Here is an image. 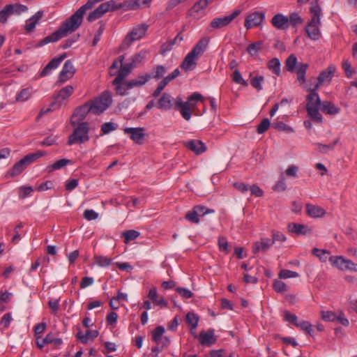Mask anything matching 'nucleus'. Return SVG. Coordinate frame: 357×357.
Masks as SVG:
<instances>
[{"label":"nucleus","mask_w":357,"mask_h":357,"mask_svg":"<svg viewBox=\"0 0 357 357\" xmlns=\"http://www.w3.org/2000/svg\"><path fill=\"white\" fill-rule=\"evenodd\" d=\"M138 0L128 1L122 3L116 4L114 0H110L102 3L98 8L91 12L87 16V20L92 22L97 19L100 18L104 14L107 12L114 11L119 8H123L126 10H137L140 8Z\"/></svg>","instance_id":"obj_1"},{"label":"nucleus","mask_w":357,"mask_h":357,"mask_svg":"<svg viewBox=\"0 0 357 357\" xmlns=\"http://www.w3.org/2000/svg\"><path fill=\"white\" fill-rule=\"evenodd\" d=\"M310 11L311 20L305 26V32L311 40H317L321 36L319 26L321 25V8L319 4L318 0H314L310 3Z\"/></svg>","instance_id":"obj_2"},{"label":"nucleus","mask_w":357,"mask_h":357,"mask_svg":"<svg viewBox=\"0 0 357 357\" xmlns=\"http://www.w3.org/2000/svg\"><path fill=\"white\" fill-rule=\"evenodd\" d=\"M309 65L306 63L298 62L297 57L294 54H290L284 62V68L289 73L296 74V81L300 85L303 86L306 82V72Z\"/></svg>","instance_id":"obj_3"},{"label":"nucleus","mask_w":357,"mask_h":357,"mask_svg":"<svg viewBox=\"0 0 357 357\" xmlns=\"http://www.w3.org/2000/svg\"><path fill=\"white\" fill-rule=\"evenodd\" d=\"M89 127L87 122H81L74 129L73 133L69 135L68 144L71 146L75 144H83L89 141Z\"/></svg>","instance_id":"obj_4"},{"label":"nucleus","mask_w":357,"mask_h":357,"mask_svg":"<svg viewBox=\"0 0 357 357\" xmlns=\"http://www.w3.org/2000/svg\"><path fill=\"white\" fill-rule=\"evenodd\" d=\"M89 102L93 109V114H100L111 105L112 96L109 91H105L94 100H89Z\"/></svg>","instance_id":"obj_5"},{"label":"nucleus","mask_w":357,"mask_h":357,"mask_svg":"<svg viewBox=\"0 0 357 357\" xmlns=\"http://www.w3.org/2000/svg\"><path fill=\"white\" fill-rule=\"evenodd\" d=\"M149 28L148 24H141L133 27L132 30L126 35L124 38L122 45L128 47L135 40H140L143 38Z\"/></svg>","instance_id":"obj_6"},{"label":"nucleus","mask_w":357,"mask_h":357,"mask_svg":"<svg viewBox=\"0 0 357 357\" xmlns=\"http://www.w3.org/2000/svg\"><path fill=\"white\" fill-rule=\"evenodd\" d=\"M241 13L240 9L235 10L229 15L215 17L210 23V27L213 29H221L229 25Z\"/></svg>","instance_id":"obj_7"},{"label":"nucleus","mask_w":357,"mask_h":357,"mask_svg":"<svg viewBox=\"0 0 357 357\" xmlns=\"http://www.w3.org/2000/svg\"><path fill=\"white\" fill-rule=\"evenodd\" d=\"M335 70V66L330 65L326 69L321 71L316 79L317 82L314 85V90H317L324 82H330L334 76Z\"/></svg>","instance_id":"obj_8"},{"label":"nucleus","mask_w":357,"mask_h":357,"mask_svg":"<svg viewBox=\"0 0 357 357\" xmlns=\"http://www.w3.org/2000/svg\"><path fill=\"white\" fill-rule=\"evenodd\" d=\"M264 18L265 13L264 12H254L245 18L244 26L247 30L250 29L253 26L260 25Z\"/></svg>","instance_id":"obj_9"},{"label":"nucleus","mask_w":357,"mask_h":357,"mask_svg":"<svg viewBox=\"0 0 357 357\" xmlns=\"http://www.w3.org/2000/svg\"><path fill=\"white\" fill-rule=\"evenodd\" d=\"M144 128H125L123 132L125 134L129 135L132 140L136 144H142L145 137Z\"/></svg>","instance_id":"obj_10"},{"label":"nucleus","mask_w":357,"mask_h":357,"mask_svg":"<svg viewBox=\"0 0 357 357\" xmlns=\"http://www.w3.org/2000/svg\"><path fill=\"white\" fill-rule=\"evenodd\" d=\"M75 73V69L70 60H67L59 73V80L60 82L63 83L68 79H70Z\"/></svg>","instance_id":"obj_11"},{"label":"nucleus","mask_w":357,"mask_h":357,"mask_svg":"<svg viewBox=\"0 0 357 357\" xmlns=\"http://www.w3.org/2000/svg\"><path fill=\"white\" fill-rule=\"evenodd\" d=\"M185 147L192 151L197 155L203 153L206 151V146L204 142L199 139H192L183 142Z\"/></svg>","instance_id":"obj_12"},{"label":"nucleus","mask_w":357,"mask_h":357,"mask_svg":"<svg viewBox=\"0 0 357 357\" xmlns=\"http://www.w3.org/2000/svg\"><path fill=\"white\" fill-rule=\"evenodd\" d=\"M307 90L310 91V93L306 96V109L319 107L322 102L319 94L316 92L317 90H314V87L308 88Z\"/></svg>","instance_id":"obj_13"},{"label":"nucleus","mask_w":357,"mask_h":357,"mask_svg":"<svg viewBox=\"0 0 357 357\" xmlns=\"http://www.w3.org/2000/svg\"><path fill=\"white\" fill-rule=\"evenodd\" d=\"M74 91V89L71 85H68L62 88L58 93L54 96L55 102L52 104L58 105L60 107L62 104V101L70 97Z\"/></svg>","instance_id":"obj_14"},{"label":"nucleus","mask_w":357,"mask_h":357,"mask_svg":"<svg viewBox=\"0 0 357 357\" xmlns=\"http://www.w3.org/2000/svg\"><path fill=\"white\" fill-rule=\"evenodd\" d=\"M66 55L64 53L59 56L52 59L43 69L40 76L45 77L49 75L52 70L56 69L60 65L62 61L66 58Z\"/></svg>","instance_id":"obj_15"},{"label":"nucleus","mask_w":357,"mask_h":357,"mask_svg":"<svg viewBox=\"0 0 357 357\" xmlns=\"http://www.w3.org/2000/svg\"><path fill=\"white\" fill-rule=\"evenodd\" d=\"M287 228L290 232L295 233L297 235H307L312 232V229L308 226L299 223H289Z\"/></svg>","instance_id":"obj_16"},{"label":"nucleus","mask_w":357,"mask_h":357,"mask_svg":"<svg viewBox=\"0 0 357 357\" xmlns=\"http://www.w3.org/2000/svg\"><path fill=\"white\" fill-rule=\"evenodd\" d=\"M216 341L214 335V330L208 329L207 331H202L199 333V343L202 345L211 347Z\"/></svg>","instance_id":"obj_17"},{"label":"nucleus","mask_w":357,"mask_h":357,"mask_svg":"<svg viewBox=\"0 0 357 357\" xmlns=\"http://www.w3.org/2000/svg\"><path fill=\"white\" fill-rule=\"evenodd\" d=\"M274 243V240L268 238H261L259 241L254 243L252 246V252L256 254L260 251L266 252L271 246Z\"/></svg>","instance_id":"obj_18"},{"label":"nucleus","mask_w":357,"mask_h":357,"mask_svg":"<svg viewBox=\"0 0 357 357\" xmlns=\"http://www.w3.org/2000/svg\"><path fill=\"white\" fill-rule=\"evenodd\" d=\"M271 23L274 27L280 30H286L289 27L288 17L280 13L276 14L273 17Z\"/></svg>","instance_id":"obj_19"},{"label":"nucleus","mask_w":357,"mask_h":357,"mask_svg":"<svg viewBox=\"0 0 357 357\" xmlns=\"http://www.w3.org/2000/svg\"><path fill=\"white\" fill-rule=\"evenodd\" d=\"M133 68L134 67L129 62L121 66V69L119 70L116 78L112 81V84H117L122 82L123 79L131 73Z\"/></svg>","instance_id":"obj_20"},{"label":"nucleus","mask_w":357,"mask_h":357,"mask_svg":"<svg viewBox=\"0 0 357 357\" xmlns=\"http://www.w3.org/2000/svg\"><path fill=\"white\" fill-rule=\"evenodd\" d=\"M90 112L93 113V109L89 101H88L84 105L76 108L73 116H77L79 121H83Z\"/></svg>","instance_id":"obj_21"},{"label":"nucleus","mask_w":357,"mask_h":357,"mask_svg":"<svg viewBox=\"0 0 357 357\" xmlns=\"http://www.w3.org/2000/svg\"><path fill=\"white\" fill-rule=\"evenodd\" d=\"M174 98L169 93H165L158 101L157 107L163 110H169L173 107Z\"/></svg>","instance_id":"obj_22"},{"label":"nucleus","mask_w":357,"mask_h":357,"mask_svg":"<svg viewBox=\"0 0 357 357\" xmlns=\"http://www.w3.org/2000/svg\"><path fill=\"white\" fill-rule=\"evenodd\" d=\"M307 214L313 218H318L324 217L326 215V211L321 206L307 204L306 206Z\"/></svg>","instance_id":"obj_23"},{"label":"nucleus","mask_w":357,"mask_h":357,"mask_svg":"<svg viewBox=\"0 0 357 357\" xmlns=\"http://www.w3.org/2000/svg\"><path fill=\"white\" fill-rule=\"evenodd\" d=\"M208 43V39L203 38L196 43V45L190 52L198 59L205 52Z\"/></svg>","instance_id":"obj_24"},{"label":"nucleus","mask_w":357,"mask_h":357,"mask_svg":"<svg viewBox=\"0 0 357 357\" xmlns=\"http://www.w3.org/2000/svg\"><path fill=\"white\" fill-rule=\"evenodd\" d=\"M44 15L43 11L39 10L30 17L25 25V30L26 32L30 33L33 31L38 21L43 17Z\"/></svg>","instance_id":"obj_25"},{"label":"nucleus","mask_w":357,"mask_h":357,"mask_svg":"<svg viewBox=\"0 0 357 357\" xmlns=\"http://www.w3.org/2000/svg\"><path fill=\"white\" fill-rule=\"evenodd\" d=\"M151 78V75L149 74L139 75L135 79H132L128 81V87L132 89L134 87L142 86L144 85Z\"/></svg>","instance_id":"obj_26"},{"label":"nucleus","mask_w":357,"mask_h":357,"mask_svg":"<svg viewBox=\"0 0 357 357\" xmlns=\"http://www.w3.org/2000/svg\"><path fill=\"white\" fill-rule=\"evenodd\" d=\"M320 109L324 113L331 115L337 114L340 112V109L330 101L322 102L320 106Z\"/></svg>","instance_id":"obj_27"},{"label":"nucleus","mask_w":357,"mask_h":357,"mask_svg":"<svg viewBox=\"0 0 357 357\" xmlns=\"http://www.w3.org/2000/svg\"><path fill=\"white\" fill-rule=\"evenodd\" d=\"M197 59H198L196 56H195L189 52L182 61L181 64V68L185 70L192 69L196 66V61Z\"/></svg>","instance_id":"obj_28"},{"label":"nucleus","mask_w":357,"mask_h":357,"mask_svg":"<svg viewBox=\"0 0 357 357\" xmlns=\"http://www.w3.org/2000/svg\"><path fill=\"white\" fill-rule=\"evenodd\" d=\"M149 54L148 50H142L140 52L133 54L130 58L129 62L132 66L135 68L137 67L146 56Z\"/></svg>","instance_id":"obj_29"},{"label":"nucleus","mask_w":357,"mask_h":357,"mask_svg":"<svg viewBox=\"0 0 357 357\" xmlns=\"http://www.w3.org/2000/svg\"><path fill=\"white\" fill-rule=\"evenodd\" d=\"M70 160L63 158L54 162L52 165H48L46 168L47 171L50 173L55 170L60 169L68 165H72Z\"/></svg>","instance_id":"obj_30"},{"label":"nucleus","mask_w":357,"mask_h":357,"mask_svg":"<svg viewBox=\"0 0 357 357\" xmlns=\"http://www.w3.org/2000/svg\"><path fill=\"white\" fill-rule=\"evenodd\" d=\"M267 68L277 76L280 75L281 63L279 59L275 57L269 60L267 63Z\"/></svg>","instance_id":"obj_31"},{"label":"nucleus","mask_w":357,"mask_h":357,"mask_svg":"<svg viewBox=\"0 0 357 357\" xmlns=\"http://www.w3.org/2000/svg\"><path fill=\"white\" fill-rule=\"evenodd\" d=\"M329 260L333 266L341 271H345L347 259L342 256H332L330 257Z\"/></svg>","instance_id":"obj_32"},{"label":"nucleus","mask_w":357,"mask_h":357,"mask_svg":"<svg viewBox=\"0 0 357 357\" xmlns=\"http://www.w3.org/2000/svg\"><path fill=\"white\" fill-rule=\"evenodd\" d=\"M194 105L192 102L186 101L185 102V104L183 105H182L181 107L178 109L180 110V113L185 120L189 121L191 119V107H192Z\"/></svg>","instance_id":"obj_33"},{"label":"nucleus","mask_w":357,"mask_h":357,"mask_svg":"<svg viewBox=\"0 0 357 357\" xmlns=\"http://www.w3.org/2000/svg\"><path fill=\"white\" fill-rule=\"evenodd\" d=\"M26 167L27 165L23 159H21L13 166L12 169L9 171V174L13 177L17 176L20 174L26 168Z\"/></svg>","instance_id":"obj_34"},{"label":"nucleus","mask_w":357,"mask_h":357,"mask_svg":"<svg viewBox=\"0 0 357 357\" xmlns=\"http://www.w3.org/2000/svg\"><path fill=\"white\" fill-rule=\"evenodd\" d=\"M46 155V152L44 151H37L36 152L29 153L25 155L22 159L24 162L28 166L29 164L32 163L37 159L44 156Z\"/></svg>","instance_id":"obj_35"},{"label":"nucleus","mask_w":357,"mask_h":357,"mask_svg":"<svg viewBox=\"0 0 357 357\" xmlns=\"http://www.w3.org/2000/svg\"><path fill=\"white\" fill-rule=\"evenodd\" d=\"M319 107L307 108L306 110L309 117L312 121L321 123H322L323 118L319 112Z\"/></svg>","instance_id":"obj_36"},{"label":"nucleus","mask_w":357,"mask_h":357,"mask_svg":"<svg viewBox=\"0 0 357 357\" xmlns=\"http://www.w3.org/2000/svg\"><path fill=\"white\" fill-rule=\"evenodd\" d=\"M139 235V231L130 229L122 233L121 236L124 238V243H128L130 241L137 239Z\"/></svg>","instance_id":"obj_37"},{"label":"nucleus","mask_w":357,"mask_h":357,"mask_svg":"<svg viewBox=\"0 0 357 357\" xmlns=\"http://www.w3.org/2000/svg\"><path fill=\"white\" fill-rule=\"evenodd\" d=\"M166 73L165 68L162 65H157L155 67H153L152 70L151 74V78H153L155 79H160V78L163 77L164 75Z\"/></svg>","instance_id":"obj_38"},{"label":"nucleus","mask_w":357,"mask_h":357,"mask_svg":"<svg viewBox=\"0 0 357 357\" xmlns=\"http://www.w3.org/2000/svg\"><path fill=\"white\" fill-rule=\"evenodd\" d=\"M271 126L272 128L280 132H286L287 133H291L294 132V130L291 127L283 123L282 121L273 122L271 124Z\"/></svg>","instance_id":"obj_39"},{"label":"nucleus","mask_w":357,"mask_h":357,"mask_svg":"<svg viewBox=\"0 0 357 357\" xmlns=\"http://www.w3.org/2000/svg\"><path fill=\"white\" fill-rule=\"evenodd\" d=\"M185 321L191 326V330L195 329L198 326L199 317L194 312H188L185 317Z\"/></svg>","instance_id":"obj_40"},{"label":"nucleus","mask_w":357,"mask_h":357,"mask_svg":"<svg viewBox=\"0 0 357 357\" xmlns=\"http://www.w3.org/2000/svg\"><path fill=\"white\" fill-rule=\"evenodd\" d=\"M339 139L334 140L329 144L317 143V150L321 153H327L329 151L333 150L335 146L338 143Z\"/></svg>","instance_id":"obj_41"},{"label":"nucleus","mask_w":357,"mask_h":357,"mask_svg":"<svg viewBox=\"0 0 357 357\" xmlns=\"http://www.w3.org/2000/svg\"><path fill=\"white\" fill-rule=\"evenodd\" d=\"M289 19V26L291 25L294 27L303 24V20L297 13H292L288 17Z\"/></svg>","instance_id":"obj_42"},{"label":"nucleus","mask_w":357,"mask_h":357,"mask_svg":"<svg viewBox=\"0 0 357 357\" xmlns=\"http://www.w3.org/2000/svg\"><path fill=\"white\" fill-rule=\"evenodd\" d=\"M263 45L262 41H257L256 43H253L250 44L247 47V52L251 56H255L257 54L258 52L261 50Z\"/></svg>","instance_id":"obj_43"},{"label":"nucleus","mask_w":357,"mask_h":357,"mask_svg":"<svg viewBox=\"0 0 357 357\" xmlns=\"http://www.w3.org/2000/svg\"><path fill=\"white\" fill-rule=\"evenodd\" d=\"M11 6L6 5L0 11V23L6 24L8 18L12 15Z\"/></svg>","instance_id":"obj_44"},{"label":"nucleus","mask_w":357,"mask_h":357,"mask_svg":"<svg viewBox=\"0 0 357 357\" xmlns=\"http://www.w3.org/2000/svg\"><path fill=\"white\" fill-rule=\"evenodd\" d=\"M31 89L29 88L22 89L16 96L17 101L24 102L31 96Z\"/></svg>","instance_id":"obj_45"},{"label":"nucleus","mask_w":357,"mask_h":357,"mask_svg":"<svg viewBox=\"0 0 357 357\" xmlns=\"http://www.w3.org/2000/svg\"><path fill=\"white\" fill-rule=\"evenodd\" d=\"M117 126V124L113 122H106L101 126V131L104 135H107L116 130Z\"/></svg>","instance_id":"obj_46"},{"label":"nucleus","mask_w":357,"mask_h":357,"mask_svg":"<svg viewBox=\"0 0 357 357\" xmlns=\"http://www.w3.org/2000/svg\"><path fill=\"white\" fill-rule=\"evenodd\" d=\"M96 264L101 267L109 266L112 263V259L104 256L95 257Z\"/></svg>","instance_id":"obj_47"},{"label":"nucleus","mask_w":357,"mask_h":357,"mask_svg":"<svg viewBox=\"0 0 357 357\" xmlns=\"http://www.w3.org/2000/svg\"><path fill=\"white\" fill-rule=\"evenodd\" d=\"M321 319L325 321H336L337 315L331 311H321Z\"/></svg>","instance_id":"obj_48"},{"label":"nucleus","mask_w":357,"mask_h":357,"mask_svg":"<svg viewBox=\"0 0 357 357\" xmlns=\"http://www.w3.org/2000/svg\"><path fill=\"white\" fill-rule=\"evenodd\" d=\"M273 289L278 293H283L288 291L286 284L281 280H275L273 284Z\"/></svg>","instance_id":"obj_49"},{"label":"nucleus","mask_w":357,"mask_h":357,"mask_svg":"<svg viewBox=\"0 0 357 357\" xmlns=\"http://www.w3.org/2000/svg\"><path fill=\"white\" fill-rule=\"evenodd\" d=\"M7 6H10L11 8V13L13 14H21L22 13H24L28 10V8L22 4L15 3V4H7Z\"/></svg>","instance_id":"obj_50"},{"label":"nucleus","mask_w":357,"mask_h":357,"mask_svg":"<svg viewBox=\"0 0 357 357\" xmlns=\"http://www.w3.org/2000/svg\"><path fill=\"white\" fill-rule=\"evenodd\" d=\"M342 68L345 73L346 76L349 78H351L356 73V70L351 68V65L348 60H344L342 62Z\"/></svg>","instance_id":"obj_51"},{"label":"nucleus","mask_w":357,"mask_h":357,"mask_svg":"<svg viewBox=\"0 0 357 357\" xmlns=\"http://www.w3.org/2000/svg\"><path fill=\"white\" fill-rule=\"evenodd\" d=\"M232 80L238 84H241L243 86H247L248 85V82L244 80L241 76V73L238 70L235 69L233 75H232Z\"/></svg>","instance_id":"obj_52"},{"label":"nucleus","mask_w":357,"mask_h":357,"mask_svg":"<svg viewBox=\"0 0 357 357\" xmlns=\"http://www.w3.org/2000/svg\"><path fill=\"white\" fill-rule=\"evenodd\" d=\"M270 121L268 119H264L257 127V132L259 134H263L266 132L270 127Z\"/></svg>","instance_id":"obj_53"},{"label":"nucleus","mask_w":357,"mask_h":357,"mask_svg":"<svg viewBox=\"0 0 357 357\" xmlns=\"http://www.w3.org/2000/svg\"><path fill=\"white\" fill-rule=\"evenodd\" d=\"M180 74L178 68L175 69L172 73L165 77L160 82L165 86L173 79L176 78Z\"/></svg>","instance_id":"obj_54"},{"label":"nucleus","mask_w":357,"mask_h":357,"mask_svg":"<svg viewBox=\"0 0 357 357\" xmlns=\"http://www.w3.org/2000/svg\"><path fill=\"white\" fill-rule=\"evenodd\" d=\"M312 253L313 255L319 257L321 261H326L327 259L326 255L330 254V252L326 250H320L316 248L312 249Z\"/></svg>","instance_id":"obj_55"},{"label":"nucleus","mask_w":357,"mask_h":357,"mask_svg":"<svg viewBox=\"0 0 357 357\" xmlns=\"http://www.w3.org/2000/svg\"><path fill=\"white\" fill-rule=\"evenodd\" d=\"M165 328L162 326H157L152 332V339L154 342H158V339L162 337L165 333Z\"/></svg>","instance_id":"obj_56"},{"label":"nucleus","mask_w":357,"mask_h":357,"mask_svg":"<svg viewBox=\"0 0 357 357\" xmlns=\"http://www.w3.org/2000/svg\"><path fill=\"white\" fill-rule=\"evenodd\" d=\"M116 86V93L121 96H125L127 94V91L131 89L128 87V82L125 83L121 82L120 84H114Z\"/></svg>","instance_id":"obj_57"},{"label":"nucleus","mask_w":357,"mask_h":357,"mask_svg":"<svg viewBox=\"0 0 357 357\" xmlns=\"http://www.w3.org/2000/svg\"><path fill=\"white\" fill-rule=\"evenodd\" d=\"M299 275L297 272L292 271L290 270L283 269L280 271L279 278L283 279H287L291 278H297Z\"/></svg>","instance_id":"obj_58"},{"label":"nucleus","mask_w":357,"mask_h":357,"mask_svg":"<svg viewBox=\"0 0 357 357\" xmlns=\"http://www.w3.org/2000/svg\"><path fill=\"white\" fill-rule=\"evenodd\" d=\"M99 335V333L96 330H89L86 332L84 334V337H82L84 340H82V343L86 344L89 340H93L97 337Z\"/></svg>","instance_id":"obj_59"},{"label":"nucleus","mask_w":357,"mask_h":357,"mask_svg":"<svg viewBox=\"0 0 357 357\" xmlns=\"http://www.w3.org/2000/svg\"><path fill=\"white\" fill-rule=\"evenodd\" d=\"M264 78L263 76H257L251 79L250 84L258 91H259L262 89L261 83L264 82Z\"/></svg>","instance_id":"obj_60"},{"label":"nucleus","mask_w":357,"mask_h":357,"mask_svg":"<svg viewBox=\"0 0 357 357\" xmlns=\"http://www.w3.org/2000/svg\"><path fill=\"white\" fill-rule=\"evenodd\" d=\"M99 23L100 24V27L97 30L92 42V45L93 47H95L98 43V41L100 40L101 36L105 29V24H103L102 22H100Z\"/></svg>","instance_id":"obj_61"},{"label":"nucleus","mask_w":357,"mask_h":357,"mask_svg":"<svg viewBox=\"0 0 357 357\" xmlns=\"http://www.w3.org/2000/svg\"><path fill=\"white\" fill-rule=\"evenodd\" d=\"M296 326L312 335V326L310 322L303 320L299 321Z\"/></svg>","instance_id":"obj_62"},{"label":"nucleus","mask_w":357,"mask_h":357,"mask_svg":"<svg viewBox=\"0 0 357 357\" xmlns=\"http://www.w3.org/2000/svg\"><path fill=\"white\" fill-rule=\"evenodd\" d=\"M185 218L192 223L198 224L199 222V215L194 208L185 214Z\"/></svg>","instance_id":"obj_63"},{"label":"nucleus","mask_w":357,"mask_h":357,"mask_svg":"<svg viewBox=\"0 0 357 357\" xmlns=\"http://www.w3.org/2000/svg\"><path fill=\"white\" fill-rule=\"evenodd\" d=\"M207 6V3L204 0H199L194 4L191 10L194 13H199L201 10H204Z\"/></svg>","instance_id":"obj_64"}]
</instances>
